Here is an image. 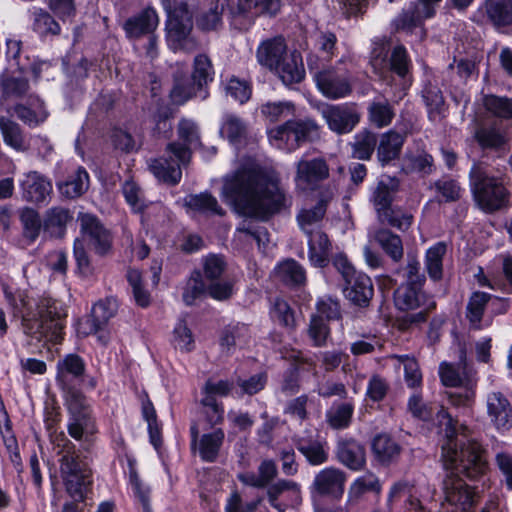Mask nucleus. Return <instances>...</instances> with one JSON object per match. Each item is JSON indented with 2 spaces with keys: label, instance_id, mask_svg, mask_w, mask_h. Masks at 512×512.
<instances>
[{
  "label": "nucleus",
  "instance_id": "obj_19",
  "mask_svg": "<svg viewBox=\"0 0 512 512\" xmlns=\"http://www.w3.org/2000/svg\"><path fill=\"white\" fill-rule=\"evenodd\" d=\"M336 460L347 469L357 472L366 467V448L354 438L342 439L335 449Z\"/></svg>",
  "mask_w": 512,
  "mask_h": 512
},
{
  "label": "nucleus",
  "instance_id": "obj_21",
  "mask_svg": "<svg viewBox=\"0 0 512 512\" xmlns=\"http://www.w3.org/2000/svg\"><path fill=\"white\" fill-rule=\"evenodd\" d=\"M487 412L497 431L505 432L512 428V407L503 393L488 394Z\"/></svg>",
  "mask_w": 512,
  "mask_h": 512
},
{
  "label": "nucleus",
  "instance_id": "obj_54",
  "mask_svg": "<svg viewBox=\"0 0 512 512\" xmlns=\"http://www.w3.org/2000/svg\"><path fill=\"white\" fill-rule=\"evenodd\" d=\"M20 221L23 226V235L30 242H34L43 227L42 220L37 211L32 208H25L20 215Z\"/></svg>",
  "mask_w": 512,
  "mask_h": 512
},
{
  "label": "nucleus",
  "instance_id": "obj_52",
  "mask_svg": "<svg viewBox=\"0 0 512 512\" xmlns=\"http://www.w3.org/2000/svg\"><path fill=\"white\" fill-rule=\"evenodd\" d=\"M354 413V406L351 403H341L334 409L327 411V422L333 429H345L349 427Z\"/></svg>",
  "mask_w": 512,
  "mask_h": 512
},
{
  "label": "nucleus",
  "instance_id": "obj_44",
  "mask_svg": "<svg viewBox=\"0 0 512 512\" xmlns=\"http://www.w3.org/2000/svg\"><path fill=\"white\" fill-rule=\"evenodd\" d=\"M327 201L321 199L312 208H304L297 215V222L305 234H311L320 224L326 213Z\"/></svg>",
  "mask_w": 512,
  "mask_h": 512
},
{
  "label": "nucleus",
  "instance_id": "obj_32",
  "mask_svg": "<svg viewBox=\"0 0 512 512\" xmlns=\"http://www.w3.org/2000/svg\"><path fill=\"white\" fill-rule=\"evenodd\" d=\"M398 190V181L392 178L378 182L373 195L372 202L378 217H386L387 211L392 209L394 194Z\"/></svg>",
  "mask_w": 512,
  "mask_h": 512
},
{
  "label": "nucleus",
  "instance_id": "obj_64",
  "mask_svg": "<svg viewBox=\"0 0 512 512\" xmlns=\"http://www.w3.org/2000/svg\"><path fill=\"white\" fill-rule=\"evenodd\" d=\"M267 382V373L259 372L251 375L247 379L239 378L237 385L240 387L242 395L254 396L265 389Z\"/></svg>",
  "mask_w": 512,
  "mask_h": 512
},
{
  "label": "nucleus",
  "instance_id": "obj_16",
  "mask_svg": "<svg viewBox=\"0 0 512 512\" xmlns=\"http://www.w3.org/2000/svg\"><path fill=\"white\" fill-rule=\"evenodd\" d=\"M441 0H418L404 9L393 21L396 30L412 32L421 27L424 20L435 14V6Z\"/></svg>",
  "mask_w": 512,
  "mask_h": 512
},
{
  "label": "nucleus",
  "instance_id": "obj_22",
  "mask_svg": "<svg viewBox=\"0 0 512 512\" xmlns=\"http://www.w3.org/2000/svg\"><path fill=\"white\" fill-rule=\"evenodd\" d=\"M159 24L156 11L146 8L140 13L129 17L123 24V29L129 38H140L144 35H151Z\"/></svg>",
  "mask_w": 512,
  "mask_h": 512
},
{
  "label": "nucleus",
  "instance_id": "obj_31",
  "mask_svg": "<svg viewBox=\"0 0 512 512\" xmlns=\"http://www.w3.org/2000/svg\"><path fill=\"white\" fill-rule=\"evenodd\" d=\"M483 9L496 29L512 25V0H485Z\"/></svg>",
  "mask_w": 512,
  "mask_h": 512
},
{
  "label": "nucleus",
  "instance_id": "obj_51",
  "mask_svg": "<svg viewBox=\"0 0 512 512\" xmlns=\"http://www.w3.org/2000/svg\"><path fill=\"white\" fill-rule=\"evenodd\" d=\"M266 495L269 505L278 512H285L287 505L279 501V497L285 491L297 488V483L292 480L279 479L277 482L270 483L267 487Z\"/></svg>",
  "mask_w": 512,
  "mask_h": 512
},
{
  "label": "nucleus",
  "instance_id": "obj_25",
  "mask_svg": "<svg viewBox=\"0 0 512 512\" xmlns=\"http://www.w3.org/2000/svg\"><path fill=\"white\" fill-rule=\"evenodd\" d=\"M181 165L177 159L173 161L166 157L153 158L148 161L149 171L157 178L159 182L174 186L182 178Z\"/></svg>",
  "mask_w": 512,
  "mask_h": 512
},
{
  "label": "nucleus",
  "instance_id": "obj_42",
  "mask_svg": "<svg viewBox=\"0 0 512 512\" xmlns=\"http://www.w3.org/2000/svg\"><path fill=\"white\" fill-rule=\"evenodd\" d=\"M372 237L394 262H399L403 258V244L397 234L388 229L380 228L374 231Z\"/></svg>",
  "mask_w": 512,
  "mask_h": 512
},
{
  "label": "nucleus",
  "instance_id": "obj_6",
  "mask_svg": "<svg viewBox=\"0 0 512 512\" xmlns=\"http://www.w3.org/2000/svg\"><path fill=\"white\" fill-rule=\"evenodd\" d=\"M60 475L68 496L76 502H85L93 486V473L75 451H67L59 459Z\"/></svg>",
  "mask_w": 512,
  "mask_h": 512
},
{
  "label": "nucleus",
  "instance_id": "obj_18",
  "mask_svg": "<svg viewBox=\"0 0 512 512\" xmlns=\"http://www.w3.org/2000/svg\"><path fill=\"white\" fill-rule=\"evenodd\" d=\"M373 460L382 467L396 463L402 453L400 443L388 432L376 433L370 442Z\"/></svg>",
  "mask_w": 512,
  "mask_h": 512
},
{
  "label": "nucleus",
  "instance_id": "obj_7",
  "mask_svg": "<svg viewBox=\"0 0 512 512\" xmlns=\"http://www.w3.org/2000/svg\"><path fill=\"white\" fill-rule=\"evenodd\" d=\"M163 5L168 13L166 23L167 41L174 51L193 52L198 45L190 36L192 30V15L185 3L177 0H163Z\"/></svg>",
  "mask_w": 512,
  "mask_h": 512
},
{
  "label": "nucleus",
  "instance_id": "obj_17",
  "mask_svg": "<svg viewBox=\"0 0 512 512\" xmlns=\"http://www.w3.org/2000/svg\"><path fill=\"white\" fill-rule=\"evenodd\" d=\"M329 176V168L323 158L302 159L297 163L296 185L301 190H313Z\"/></svg>",
  "mask_w": 512,
  "mask_h": 512
},
{
  "label": "nucleus",
  "instance_id": "obj_9",
  "mask_svg": "<svg viewBox=\"0 0 512 512\" xmlns=\"http://www.w3.org/2000/svg\"><path fill=\"white\" fill-rule=\"evenodd\" d=\"M64 404L70 418L67 425L68 434L75 440H82L84 434L94 435L98 432L93 407L86 394L78 393L64 396Z\"/></svg>",
  "mask_w": 512,
  "mask_h": 512
},
{
  "label": "nucleus",
  "instance_id": "obj_41",
  "mask_svg": "<svg viewBox=\"0 0 512 512\" xmlns=\"http://www.w3.org/2000/svg\"><path fill=\"white\" fill-rule=\"evenodd\" d=\"M0 131L7 146L19 152L28 149L26 137L17 122L8 117L0 116Z\"/></svg>",
  "mask_w": 512,
  "mask_h": 512
},
{
  "label": "nucleus",
  "instance_id": "obj_12",
  "mask_svg": "<svg viewBox=\"0 0 512 512\" xmlns=\"http://www.w3.org/2000/svg\"><path fill=\"white\" fill-rule=\"evenodd\" d=\"M115 313L116 308L112 306L109 299L97 301L93 304L90 313L77 318L74 322L76 336L83 339L90 335H98V340L106 344L107 338L100 333L106 328Z\"/></svg>",
  "mask_w": 512,
  "mask_h": 512
},
{
  "label": "nucleus",
  "instance_id": "obj_13",
  "mask_svg": "<svg viewBox=\"0 0 512 512\" xmlns=\"http://www.w3.org/2000/svg\"><path fill=\"white\" fill-rule=\"evenodd\" d=\"M177 135V141L167 145L166 153L174 156L185 166L191 160L192 151L201 146L199 130L196 123L192 120L182 119L177 127Z\"/></svg>",
  "mask_w": 512,
  "mask_h": 512
},
{
  "label": "nucleus",
  "instance_id": "obj_55",
  "mask_svg": "<svg viewBox=\"0 0 512 512\" xmlns=\"http://www.w3.org/2000/svg\"><path fill=\"white\" fill-rule=\"evenodd\" d=\"M407 409L414 418L423 422H430L433 418V407L423 402L422 389L414 390L408 399Z\"/></svg>",
  "mask_w": 512,
  "mask_h": 512
},
{
  "label": "nucleus",
  "instance_id": "obj_58",
  "mask_svg": "<svg viewBox=\"0 0 512 512\" xmlns=\"http://www.w3.org/2000/svg\"><path fill=\"white\" fill-rule=\"evenodd\" d=\"M29 89V82L24 77L5 76L1 79L2 96L5 99L21 98Z\"/></svg>",
  "mask_w": 512,
  "mask_h": 512
},
{
  "label": "nucleus",
  "instance_id": "obj_46",
  "mask_svg": "<svg viewBox=\"0 0 512 512\" xmlns=\"http://www.w3.org/2000/svg\"><path fill=\"white\" fill-rule=\"evenodd\" d=\"M201 89L193 82L192 78L184 76H175L174 86L170 92V98L176 105H183L191 98L195 97Z\"/></svg>",
  "mask_w": 512,
  "mask_h": 512
},
{
  "label": "nucleus",
  "instance_id": "obj_5",
  "mask_svg": "<svg viewBox=\"0 0 512 512\" xmlns=\"http://www.w3.org/2000/svg\"><path fill=\"white\" fill-rule=\"evenodd\" d=\"M469 178L474 199L481 209L493 212L507 205L509 197L507 189L498 178L488 174L483 164H474Z\"/></svg>",
  "mask_w": 512,
  "mask_h": 512
},
{
  "label": "nucleus",
  "instance_id": "obj_39",
  "mask_svg": "<svg viewBox=\"0 0 512 512\" xmlns=\"http://www.w3.org/2000/svg\"><path fill=\"white\" fill-rule=\"evenodd\" d=\"M377 134L365 128L357 132L349 143L351 155L358 160H369L376 148Z\"/></svg>",
  "mask_w": 512,
  "mask_h": 512
},
{
  "label": "nucleus",
  "instance_id": "obj_3",
  "mask_svg": "<svg viewBox=\"0 0 512 512\" xmlns=\"http://www.w3.org/2000/svg\"><path fill=\"white\" fill-rule=\"evenodd\" d=\"M433 422L436 433L441 440V461L445 470L451 473H462L471 480H478L485 474L488 464L484 457L485 450L475 439L466 442L459 440V430L466 429L459 425L457 417L440 406L433 412Z\"/></svg>",
  "mask_w": 512,
  "mask_h": 512
},
{
  "label": "nucleus",
  "instance_id": "obj_10",
  "mask_svg": "<svg viewBox=\"0 0 512 512\" xmlns=\"http://www.w3.org/2000/svg\"><path fill=\"white\" fill-rule=\"evenodd\" d=\"M317 128L311 120H289L269 131V141L276 148L291 152L311 140L317 134Z\"/></svg>",
  "mask_w": 512,
  "mask_h": 512
},
{
  "label": "nucleus",
  "instance_id": "obj_28",
  "mask_svg": "<svg viewBox=\"0 0 512 512\" xmlns=\"http://www.w3.org/2000/svg\"><path fill=\"white\" fill-rule=\"evenodd\" d=\"M404 142L405 135L395 130H389L380 136L377 159L382 166L399 158Z\"/></svg>",
  "mask_w": 512,
  "mask_h": 512
},
{
  "label": "nucleus",
  "instance_id": "obj_30",
  "mask_svg": "<svg viewBox=\"0 0 512 512\" xmlns=\"http://www.w3.org/2000/svg\"><path fill=\"white\" fill-rule=\"evenodd\" d=\"M285 55H288L286 53V44L281 37L263 41L258 47L256 54L258 62L270 70H274L284 59Z\"/></svg>",
  "mask_w": 512,
  "mask_h": 512
},
{
  "label": "nucleus",
  "instance_id": "obj_15",
  "mask_svg": "<svg viewBox=\"0 0 512 512\" xmlns=\"http://www.w3.org/2000/svg\"><path fill=\"white\" fill-rule=\"evenodd\" d=\"M345 481L346 475L342 470L333 466L325 467L315 475L309 488L312 499L314 501L322 497L340 499L344 493Z\"/></svg>",
  "mask_w": 512,
  "mask_h": 512
},
{
  "label": "nucleus",
  "instance_id": "obj_63",
  "mask_svg": "<svg viewBox=\"0 0 512 512\" xmlns=\"http://www.w3.org/2000/svg\"><path fill=\"white\" fill-rule=\"evenodd\" d=\"M174 341L182 352H192L195 349V340L191 329L184 319H180L173 329Z\"/></svg>",
  "mask_w": 512,
  "mask_h": 512
},
{
  "label": "nucleus",
  "instance_id": "obj_59",
  "mask_svg": "<svg viewBox=\"0 0 512 512\" xmlns=\"http://www.w3.org/2000/svg\"><path fill=\"white\" fill-rule=\"evenodd\" d=\"M294 112V104L289 101L267 102L261 106L262 115L271 122L292 116Z\"/></svg>",
  "mask_w": 512,
  "mask_h": 512
},
{
  "label": "nucleus",
  "instance_id": "obj_61",
  "mask_svg": "<svg viewBox=\"0 0 512 512\" xmlns=\"http://www.w3.org/2000/svg\"><path fill=\"white\" fill-rule=\"evenodd\" d=\"M381 490L382 486L379 478L371 473L368 476L357 477L350 485L349 494L352 497L359 498L366 492L380 494Z\"/></svg>",
  "mask_w": 512,
  "mask_h": 512
},
{
  "label": "nucleus",
  "instance_id": "obj_26",
  "mask_svg": "<svg viewBox=\"0 0 512 512\" xmlns=\"http://www.w3.org/2000/svg\"><path fill=\"white\" fill-rule=\"evenodd\" d=\"M141 415L147 423L149 443L156 451H159L163 445V424L158 419L154 404L147 393L141 401Z\"/></svg>",
  "mask_w": 512,
  "mask_h": 512
},
{
  "label": "nucleus",
  "instance_id": "obj_50",
  "mask_svg": "<svg viewBox=\"0 0 512 512\" xmlns=\"http://www.w3.org/2000/svg\"><path fill=\"white\" fill-rule=\"evenodd\" d=\"M128 467V484L131 486L134 497L141 501L151 497V489L145 485L137 471V460L132 455H126Z\"/></svg>",
  "mask_w": 512,
  "mask_h": 512
},
{
  "label": "nucleus",
  "instance_id": "obj_34",
  "mask_svg": "<svg viewBox=\"0 0 512 512\" xmlns=\"http://www.w3.org/2000/svg\"><path fill=\"white\" fill-rule=\"evenodd\" d=\"M273 277L284 285L302 286L306 284V271L294 259H287L276 266Z\"/></svg>",
  "mask_w": 512,
  "mask_h": 512
},
{
  "label": "nucleus",
  "instance_id": "obj_33",
  "mask_svg": "<svg viewBox=\"0 0 512 512\" xmlns=\"http://www.w3.org/2000/svg\"><path fill=\"white\" fill-rule=\"evenodd\" d=\"M367 116L372 126L382 129L392 123L395 117V108L388 99L375 98L367 107Z\"/></svg>",
  "mask_w": 512,
  "mask_h": 512
},
{
  "label": "nucleus",
  "instance_id": "obj_1",
  "mask_svg": "<svg viewBox=\"0 0 512 512\" xmlns=\"http://www.w3.org/2000/svg\"><path fill=\"white\" fill-rule=\"evenodd\" d=\"M222 196L237 213L266 219L288 206L279 179L256 168L242 167L224 178Z\"/></svg>",
  "mask_w": 512,
  "mask_h": 512
},
{
  "label": "nucleus",
  "instance_id": "obj_11",
  "mask_svg": "<svg viewBox=\"0 0 512 512\" xmlns=\"http://www.w3.org/2000/svg\"><path fill=\"white\" fill-rule=\"evenodd\" d=\"M86 367L77 353H68L57 361L55 381L63 397L84 392L80 384L85 382Z\"/></svg>",
  "mask_w": 512,
  "mask_h": 512
},
{
  "label": "nucleus",
  "instance_id": "obj_57",
  "mask_svg": "<svg viewBox=\"0 0 512 512\" xmlns=\"http://www.w3.org/2000/svg\"><path fill=\"white\" fill-rule=\"evenodd\" d=\"M485 108L494 116L502 119H512V98L506 96L488 95L484 98Z\"/></svg>",
  "mask_w": 512,
  "mask_h": 512
},
{
  "label": "nucleus",
  "instance_id": "obj_38",
  "mask_svg": "<svg viewBox=\"0 0 512 512\" xmlns=\"http://www.w3.org/2000/svg\"><path fill=\"white\" fill-rule=\"evenodd\" d=\"M72 220L69 209L57 206L48 209L43 220V229L52 237L61 238L66 231L67 223Z\"/></svg>",
  "mask_w": 512,
  "mask_h": 512
},
{
  "label": "nucleus",
  "instance_id": "obj_2",
  "mask_svg": "<svg viewBox=\"0 0 512 512\" xmlns=\"http://www.w3.org/2000/svg\"><path fill=\"white\" fill-rule=\"evenodd\" d=\"M15 317L21 318L25 335L46 345H61L65 340L68 306L51 296L34 297L31 290H3Z\"/></svg>",
  "mask_w": 512,
  "mask_h": 512
},
{
  "label": "nucleus",
  "instance_id": "obj_53",
  "mask_svg": "<svg viewBox=\"0 0 512 512\" xmlns=\"http://www.w3.org/2000/svg\"><path fill=\"white\" fill-rule=\"evenodd\" d=\"M271 318L281 327L294 329L296 326L295 312L290 304L281 299L276 298L270 311Z\"/></svg>",
  "mask_w": 512,
  "mask_h": 512
},
{
  "label": "nucleus",
  "instance_id": "obj_27",
  "mask_svg": "<svg viewBox=\"0 0 512 512\" xmlns=\"http://www.w3.org/2000/svg\"><path fill=\"white\" fill-rule=\"evenodd\" d=\"M274 71L286 86L300 83L305 76L302 56L297 51L285 55Z\"/></svg>",
  "mask_w": 512,
  "mask_h": 512
},
{
  "label": "nucleus",
  "instance_id": "obj_20",
  "mask_svg": "<svg viewBox=\"0 0 512 512\" xmlns=\"http://www.w3.org/2000/svg\"><path fill=\"white\" fill-rule=\"evenodd\" d=\"M444 492L446 501L462 512H470L477 503L475 488L463 479L457 478L451 483H445Z\"/></svg>",
  "mask_w": 512,
  "mask_h": 512
},
{
  "label": "nucleus",
  "instance_id": "obj_8",
  "mask_svg": "<svg viewBox=\"0 0 512 512\" xmlns=\"http://www.w3.org/2000/svg\"><path fill=\"white\" fill-rule=\"evenodd\" d=\"M308 67L313 73L319 91L328 99L345 98L352 93L351 73L339 65L319 69L313 57L308 58Z\"/></svg>",
  "mask_w": 512,
  "mask_h": 512
},
{
  "label": "nucleus",
  "instance_id": "obj_23",
  "mask_svg": "<svg viewBox=\"0 0 512 512\" xmlns=\"http://www.w3.org/2000/svg\"><path fill=\"white\" fill-rule=\"evenodd\" d=\"M294 445L311 466L322 465L329 459V446L325 440L313 437H298L294 439Z\"/></svg>",
  "mask_w": 512,
  "mask_h": 512
},
{
  "label": "nucleus",
  "instance_id": "obj_4",
  "mask_svg": "<svg viewBox=\"0 0 512 512\" xmlns=\"http://www.w3.org/2000/svg\"><path fill=\"white\" fill-rule=\"evenodd\" d=\"M78 221L80 222L82 238L75 239L73 252L79 273L87 276L91 274L92 266L85 246V240L89 241L97 255L106 256L112 249L113 238L110 231L105 228L95 215L80 213Z\"/></svg>",
  "mask_w": 512,
  "mask_h": 512
},
{
  "label": "nucleus",
  "instance_id": "obj_43",
  "mask_svg": "<svg viewBox=\"0 0 512 512\" xmlns=\"http://www.w3.org/2000/svg\"><path fill=\"white\" fill-rule=\"evenodd\" d=\"M184 205L196 212L223 216L225 211L210 193L192 194L184 199Z\"/></svg>",
  "mask_w": 512,
  "mask_h": 512
},
{
  "label": "nucleus",
  "instance_id": "obj_62",
  "mask_svg": "<svg viewBox=\"0 0 512 512\" xmlns=\"http://www.w3.org/2000/svg\"><path fill=\"white\" fill-rule=\"evenodd\" d=\"M491 295L475 290L467 304V317L471 322H480Z\"/></svg>",
  "mask_w": 512,
  "mask_h": 512
},
{
  "label": "nucleus",
  "instance_id": "obj_35",
  "mask_svg": "<svg viewBox=\"0 0 512 512\" xmlns=\"http://www.w3.org/2000/svg\"><path fill=\"white\" fill-rule=\"evenodd\" d=\"M308 236L309 259L314 266L324 267L328 263L331 243L326 233L321 230L312 231Z\"/></svg>",
  "mask_w": 512,
  "mask_h": 512
},
{
  "label": "nucleus",
  "instance_id": "obj_60",
  "mask_svg": "<svg viewBox=\"0 0 512 512\" xmlns=\"http://www.w3.org/2000/svg\"><path fill=\"white\" fill-rule=\"evenodd\" d=\"M410 59L404 46L397 45L393 48L385 71L390 70L399 77H405L410 69Z\"/></svg>",
  "mask_w": 512,
  "mask_h": 512
},
{
  "label": "nucleus",
  "instance_id": "obj_29",
  "mask_svg": "<svg viewBox=\"0 0 512 512\" xmlns=\"http://www.w3.org/2000/svg\"><path fill=\"white\" fill-rule=\"evenodd\" d=\"M225 441V432L222 428H215L212 432L200 436L196 446L200 459L206 463L217 461Z\"/></svg>",
  "mask_w": 512,
  "mask_h": 512
},
{
  "label": "nucleus",
  "instance_id": "obj_36",
  "mask_svg": "<svg viewBox=\"0 0 512 512\" xmlns=\"http://www.w3.org/2000/svg\"><path fill=\"white\" fill-rule=\"evenodd\" d=\"M475 139L482 149L505 152L508 138L505 132L496 126H482L475 131Z\"/></svg>",
  "mask_w": 512,
  "mask_h": 512
},
{
  "label": "nucleus",
  "instance_id": "obj_45",
  "mask_svg": "<svg viewBox=\"0 0 512 512\" xmlns=\"http://www.w3.org/2000/svg\"><path fill=\"white\" fill-rule=\"evenodd\" d=\"M393 297L400 311L415 310L426 302L425 290H393Z\"/></svg>",
  "mask_w": 512,
  "mask_h": 512
},
{
  "label": "nucleus",
  "instance_id": "obj_56",
  "mask_svg": "<svg viewBox=\"0 0 512 512\" xmlns=\"http://www.w3.org/2000/svg\"><path fill=\"white\" fill-rule=\"evenodd\" d=\"M331 335V328L328 322L322 316L312 315L308 327V336L312 340L314 347H323L326 345Z\"/></svg>",
  "mask_w": 512,
  "mask_h": 512
},
{
  "label": "nucleus",
  "instance_id": "obj_40",
  "mask_svg": "<svg viewBox=\"0 0 512 512\" xmlns=\"http://www.w3.org/2000/svg\"><path fill=\"white\" fill-rule=\"evenodd\" d=\"M89 187V175L87 171L79 167L65 181L58 183V190L62 196L75 199L83 195Z\"/></svg>",
  "mask_w": 512,
  "mask_h": 512
},
{
  "label": "nucleus",
  "instance_id": "obj_49",
  "mask_svg": "<svg viewBox=\"0 0 512 512\" xmlns=\"http://www.w3.org/2000/svg\"><path fill=\"white\" fill-rule=\"evenodd\" d=\"M398 359L403 364L406 385L414 390L422 389L423 376L417 359L407 354L398 356Z\"/></svg>",
  "mask_w": 512,
  "mask_h": 512
},
{
  "label": "nucleus",
  "instance_id": "obj_47",
  "mask_svg": "<svg viewBox=\"0 0 512 512\" xmlns=\"http://www.w3.org/2000/svg\"><path fill=\"white\" fill-rule=\"evenodd\" d=\"M446 244L444 242H439L435 244L433 247L429 248L426 252V270L428 275L433 280H439L443 275V257L446 254Z\"/></svg>",
  "mask_w": 512,
  "mask_h": 512
},
{
  "label": "nucleus",
  "instance_id": "obj_37",
  "mask_svg": "<svg viewBox=\"0 0 512 512\" xmlns=\"http://www.w3.org/2000/svg\"><path fill=\"white\" fill-rule=\"evenodd\" d=\"M334 266L342 275L346 288H373L370 277L362 272H357L345 256H337L334 260Z\"/></svg>",
  "mask_w": 512,
  "mask_h": 512
},
{
  "label": "nucleus",
  "instance_id": "obj_48",
  "mask_svg": "<svg viewBox=\"0 0 512 512\" xmlns=\"http://www.w3.org/2000/svg\"><path fill=\"white\" fill-rule=\"evenodd\" d=\"M214 69L211 60L205 54H199L194 58L191 78L202 90L213 80Z\"/></svg>",
  "mask_w": 512,
  "mask_h": 512
},
{
  "label": "nucleus",
  "instance_id": "obj_24",
  "mask_svg": "<svg viewBox=\"0 0 512 512\" xmlns=\"http://www.w3.org/2000/svg\"><path fill=\"white\" fill-rule=\"evenodd\" d=\"M23 197L30 202H43L52 191V184L42 174L31 171L20 183Z\"/></svg>",
  "mask_w": 512,
  "mask_h": 512
},
{
  "label": "nucleus",
  "instance_id": "obj_14",
  "mask_svg": "<svg viewBox=\"0 0 512 512\" xmlns=\"http://www.w3.org/2000/svg\"><path fill=\"white\" fill-rule=\"evenodd\" d=\"M329 129L336 134H348L358 125L361 114L355 103L326 105L321 110Z\"/></svg>",
  "mask_w": 512,
  "mask_h": 512
}]
</instances>
